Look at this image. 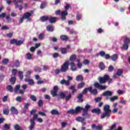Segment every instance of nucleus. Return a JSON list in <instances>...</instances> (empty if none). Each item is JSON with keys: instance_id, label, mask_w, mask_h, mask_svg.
<instances>
[{"instance_id": "9b49d317", "label": "nucleus", "mask_w": 130, "mask_h": 130, "mask_svg": "<svg viewBox=\"0 0 130 130\" xmlns=\"http://www.w3.org/2000/svg\"><path fill=\"white\" fill-rule=\"evenodd\" d=\"M31 15L32 14L30 12H26L23 14V17L24 19H27L28 20V21H31V18H30V17H31Z\"/></svg>"}, {"instance_id": "2eb2a0df", "label": "nucleus", "mask_w": 130, "mask_h": 130, "mask_svg": "<svg viewBox=\"0 0 130 130\" xmlns=\"http://www.w3.org/2000/svg\"><path fill=\"white\" fill-rule=\"evenodd\" d=\"M37 119L39 122L41 123L43 122V120L41 118H38V115L37 114H35L33 116V120H36Z\"/></svg>"}, {"instance_id": "c03bdc74", "label": "nucleus", "mask_w": 130, "mask_h": 130, "mask_svg": "<svg viewBox=\"0 0 130 130\" xmlns=\"http://www.w3.org/2000/svg\"><path fill=\"white\" fill-rule=\"evenodd\" d=\"M77 121H78L79 122H82L83 121H85V118H83L82 117H77L76 118Z\"/></svg>"}, {"instance_id": "cd10ccee", "label": "nucleus", "mask_w": 130, "mask_h": 130, "mask_svg": "<svg viewBox=\"0 0 130 130\" xmlns=\"http://www.w3.org/2000/svg\"><path fill=\"white\" fill-rule=\"evenodd\" d=\"M60 38L62 41H68L69 40V37L64 35H61Z\"/></svg>"}, {"instance_id": "58836bf2", "label": "nucleus", "mask_w": 130, "mask_h": 130, "mask_svg": "<svg viewBox=\"0 0 130 130\" xmlns=\"http://www.w3.org/2000/svg\"><path fill=\"white\" fill-rule=\"evenodd\" d=\"M70 90H72V94H74L77 92V89L75 88V85H71L69 87Z\"/></svg>"}, {"instance_id": "6e6552de", "label": "nucleus", "mask_w": 130, "mask_h": 130, "mask_svg": "<svg viewBox=\"0 0 130 130\" xmlns=\"http://www.w3.org/2000/svg\"><path fill=\"white\" fill-rule=\"evenodd\" d=\"M110 114H111V112H104L101 114V118L102 119H104V118H105V117H107V118L110 117Z\"/></svg>"}, {"instance_id": "f8f14e48", "label": "nucleus", "mask_w": 130, "mask_h": 130, "mask_svg": "<svg viewBox=\"0 0 130 130\" xmlns=\"http://www.w3.org/2000/svg\"><path fill=\"white\" fill-rule=\"evenodd\" d=\"M91 127L93 129H95V130H102L103 126L101 124L96 126L95 124H93L91 125Z\"/></svg>"}, {"instance_id": "13d9d810", "label": "nucleus", "mask_w": 130, "mask_h": 130, "mask_svg": "<svg viewBox=\"0 0 130 130\" xmlns=\"http://www.w3.org/2000/svg\"><path fill=\"white\" fill-rule=\"evenodd\" d=\"M82 19V14H77L76 15V20L77 21H80Z\"/></svg>"}, {"instance_id": "a878e982", "label": "nucleus", "mask_w": 130, "mask_h": 130, "mask_svg": "<svg viewBox=\"0 0 130 130\" xmlns=\"http://www.w3.org/2000/svg\"><path fill=\"white\" fill-rule=\"evenodd\" d=\"M106 99L107 100H108V99H110V101H111L112 102H113V101H115V100H117V99H118V96H114L111 97V98L107 96L106 98Z\"/></svg>"}, {"instance_id": "3c124183", "label": "nucleus", "mask_w": 130, "mask_h": 130, "mask_svg": "<svg viewBox=\"0 0 130 130\" xmlns=\"http://www.w3.org/2000/svg\"><path fill=\"white\" fill-rule=\"evenodd\" d=\"M47 3L45 2H43L40 5V9L43 10L46 7Z\"/></svg>"}, {"instance_id": "393cba45", "label": "nucleus", "mask_w": 130, "mask_h": 130, "mask_svg": "<svg viewBox=\"0 0 130 130\" xmlns=\"http://www.w3.org/2000/svg\"><path fill=\"white\" fill-rule=\"evenodd\" d=\"M112 95V92L109 90H107L103 93V96L106 97V96H111Z\"/></svg>"}, {"instance_id": "603ef678", "label": "nucleus", "mask_w": 130, "mask_h": 130, "mask_svg": "<svg viewBox=\"0 0 130 130\" xmlns=\"http://www.w3.org/2000/svg\"><path fill=\"white\" fill-rule=\"evenodd\" d=\"M89 89H90V87L88 88H85V89H83V90L82 91L81 93L83 95H85V94H87V92H88V91H89Z\"/></svg>"}, {"instance_id": "aec40b11", "label": "nucleus", "mask_w": 130, "mask_h": 130, "mask_svg": "<svg viewBox=\"0 0 130 130\" xmlns=\"http://www.w3.org/2000/svg\"><path fill=\"white\" fill-rule=\"evenodd\" d=\"M103 110L104 112H111V110L110 109V106L109 105H106L104 106Z\"/></svg>"}, {"instance_id": "f3484780", "label": "nucleus", "mask_w": 130, "mask_h": 130, "mask_svg": "<svg viewBox=\"0 0 130 130\" xmlns=\"http://www.w3.org/2000/svg\"><path fill=\"white\" fill-rule=\"evenodd\" d=\"M30 125L29 126V129L33 130V128L35 127V121L33 119L30 120Z\"/></svg>"}, {"instance_id": "c85d7f7f", "label": "nucleus", "mask_w": 130, "mask_h": 130, "mask_svg": "<svg viewBox=\"0 0 130 130\" xmlns=\"http://www.w3.org/2000/svg\"><path fill=\"white\" fill-rule=\"evenodd\" d=\"M51 114L52 115H59V112L56 109H53L50 112Z\"/></svg>"}, {"instance_id": "79ce46f5", "label": "nucleus", "mask_w": 130, "mask_h": 130, "mask_svg": "<svg viewBox=\"0 0 130 130\" xmlns=\"http://www.w3.org/2000/svg\"><path fill=\"white\" fill-rule=\"evenodd\" d=\"M3 112L4 115H9L10 114V110L9 109H4Z\"/></svg>"}, {"instance_id": "49530a36", "label": "nucleus", "mask_w": 130, "mask_h": 130, "mask_svg": "<svg viewBox=\"0 0 130 130\" xmlns=\"http://www.w3.org/2000/svg\"><path fill=\"white\" fill-rule=\"evenodd\" d=\"M14 128L15 130H23L22 127L20 126L19 124H16L14 126Z\"/></svg>"}, {"instance_id": "b1692460", "label": "nucleus", "mask_w": 130, "mask_h": 130, "mask_svg": "<svg viewBox=\"0 0 130 130\" xmlns=\"http://www.w3.org/2000/svg\"><path fill=\"white\" fill-rule=\"evenodd\" d=\"M60 83L61 85H66V86H70V81L66 80L64 79L61 80L60 81Z\"/></svg>"}, {"instance_id": "a18cd8bd", "label": "nucleus", "mask_w": 130, "mask_h": 130, "mask_svg": "<svg viewBox=\"0 0 130 130\" xmlns=\"http://www.w3.org/2000/svg\"><path fill=\"white\" fill-rule=\"evenodd\" d=\"M9 61H10V60H9V59L4 58L2 60V64H4V65L8 64V63H9Z\"/></svg>"}, {"instance_id": "8fccbe9b", "label": "nucleus", "mask_w": 130, "mask_h": 130, "mask_svg": "<svg viewBox=\"0 0 130 130\" xmlns=\"http://www.w3.org/2000/svg\"><path fill=\"white\" fill-rule=\"evenodd\" d=\"M35 72H36V73H41V68L38 66L35 67Z\"/></svg>"}, {"instance_id": "7c9ffc66", "label": "nucleus", "mask_w": 130, "mask_h": 130, "mask_svg": "<svg viewBox=\"0 0 130 130\" xmlns=\"http://www.w3.org/2000/svg\"><path fill=\"white\" fill-rule=\"evenodd\" d=\"M111 59L113 60V61H115L118 58V55L117 54H114L111 56Z\"/></svg>"}, {"instance_id": "09e8293b", "label": "nucleus", "mask_w": 130, "mask_h": 130, "mask_svg": "<svg viewBox=\"0 0 130 130\" xmlns=\"http://www.w3.org/2000/svg\"><path fill=\"white\" fill-rule=\"evenodd\" d=\"M58 96L61 98V99H64V98H66V94L63 92H60Z\"/></svg>"}, {"instance_id": "052dcab7", "label": "nucleus", "mask_w": 130, "mask_h": 130, "mask_svg": "<svg viewBox=\"0 0 130 130\" xmlns=\"http://www.w3.org/2000/svg\"><path fill=\"white\" fill-rule=\"evenodd\" d=\"M101 100H102V97H98V98H95L94 99V101L96 102V103H97L98 102H100V101H101Z\"/></svg>"}, {"instance_id": "864d4df0", "label": "nucleus", "mask_w": 130, "mask_h": 130, "mask_svg": "<svg viewBox=\"0 0 130 130\" xmlns=\"http://www.w3.org/2000/svg\"><path fill=\"white\" fill-rule=\"evenodd\" d=\"M38 105L39 107H42V106H43V101L39 100L38 103Z\"/></svg>"}, {"instance_id": "423d86ee", "label": "nucleus", "mask_w": 130, "mask_h": 130, "mask_svg": "<svg viewBox=\"0 0 130 130\" xmlns=\"http://www.w3.org/2000/svg\"><path fill=\"white\" fill-rule=\"evenodd\" d=\"M93 85L95 88H96V89H99V90H105L107 88V86H103L100 84V83L99 82H95Z\"/></svg>"}, {"instance_id": "e433bc0d", "label": "nucleus", "mask_w": 130, "mask_h": 130, "mask_svg": "<svg viewBox=\"0 0 130 130\" xmlns=\"http://www.w3.org/2000/svg\"><path fill=\"white\" fill-rule=\"evenodd\" d=\"M99 68L101 71H103V70H105V64H104V63L103 62H101L99 64Z\"/></svg>"}, {"instance_id": "0eeeda50", "label": "nucleus", "mask_w": 130, "mask_h": 130, "mask_svg": "<svg viewBox=\"0 0 130 130\" xmlns=\"http://www.w3.org/2000/svg\"><path fill=\"white\" fill-rule=\"evenodd\" d=\"M57 91H58V86H54L53 90L51 91V94L53 97L57 96Z\"/></svg>"}, {"instance_id": "4468645a", "label": "nucleus", "mask_w": 130, "mask_h": 130, "mask_svg": "<svg viewBox=\"0 0 130 130\" xmlns=\"http://www.w3.org/2000/svg\"><path fill=\"white\" fill-rule=\"evenodd\" d=\"M10 111L12 113V114H16V115H18L19 114V111L18 109H16L15 107H11L10 109Z\"/></svg>"}, {"instance_id": "72a5a7b5", "label": "nucleus", "mask_w": 130, "mask_h": 130, "mask_svg": "<svg viewBox=\"0 0 130 130\" xmlns=\"http://www.w3.org/2000/svg\"><path fill=\"white\" fill-rule=\"evenodd\" d=\"M83 109H84V108L83 107H81L80 106L76 107L75 110V113L76 114L79 113V112H80V111H81V110H83Z\"/></svg>"}, {"instance_id": "4be33fe9", "label": "nucleus", "mask_w": 130, "mask_h": 130, "mask_svg": "<svg viewBox=\"0 0 130 130\" xmlns=\"http://www.w3.org/2000/svg\"><path fill=\"white\" fill-rule=\"evenodd\" d=\"M71 70L72 72H75V71H77V67L75 64V61H71Z\"/></svg>"}, {"instance_id": "5fc2aeb1", "label": "nucleus", "mask_w": 130, "mask_h": 130, "mask_svg": "<svg viewBox=\"0 0 130 130\" xmlns=\"http://www.w3.org/2000/svg\"><path fill=\"white\" fill-rule=\"evenodd\" d=\"M30 98L31 100H32V101H34V102H36V101H37V98L34 95H31Z\"/></svg>"}, {"instance_id": "4c0bfd02", "label": "nucleus", "mask_w": 130, "mask_h": 130, "mask_svg": "<svg viewBox=\"0 0 130 130\" xmlns=\"http://www.w3.org/2000/svg\"><path fill=\"white\" fill-rule=\"evenodd\" d=\"M60 50L62 54H66L68 53V49L66 48H60Z\"/></svg>"}, {"instance_id": "f257e3e1", "label": "nucleus", "mask_w": 130, "mask_h": 130, "mask_svg": "<svg viewBox=\"0 0 130 130\" xmlns=\"http://www.w3.org/2000/svg\"><path fill=\"white\" fill-rule=\"evenodd\" d=\"M98 80L100 84H105L107 81H108V84H111L112 82V79L110 78V77L108 75H105L103 77H100Z\"/></svg>"}, {"instance_id": "69168bd1", "label": "nucleus", "mask_w": 130, "mask_h": 130, "mask_svg": "<svg viewBox=\"0 0 130 130\" xmlns=\"http://www.w3.org/2000/svg\"><path fill=\"white\" fill-rule=\"evenodd\" d=\"M26 56H27V58L28 60H30L32 58V54H31V53H27L26 54Z\"/></svg>"}, {"instance_id": "c9c22d12", "label": "nucleus", "mask_w": 130, "mask_h": 130, "mask_svg": "<svg viewBox=\"0 0 130 130\" xmlns=\"http://www.w3.org/2000/svg\"><path fill=\"white\" fill-rule=\"evenodd\" d=\"M76 81H77L78 82L80 81L81 82H83V81H84V77L82 75H78L76 77Z\"/></svg>"}, {"instance_id": "1a4fd4ad", "label": "nucleus", "mask_w": 130, "mask_h": 130, "mask_svg": "<svg viewBox=\"0 0 130 130\" xmlns=\"http://www.w3.org/2000/svg\"><path fill=\"white\" fill-rule=\"evenodd\" d=\"M69 15V13H68V11H64L61 13V20L62 21H66L67 20L66 16H68Z\"/></svg>"}, {"instance_id": "ddd939ff", "label": "nucleus", "mask_w": 130, "mask_h": 130, "mask_svg": "<svg viewBox=\"0 0 130 130\" xmlns=\"http://www.w3.org/2000/svg\"><path fill=\"white\" fill-rule=\"evenodd\" d=\"M91 112L92 113H95L97 115H99L101 113V110L99 108H93L91 110Z\"/></svg>"}, {"instance_id": "338daca9", "label": "nucleus", "mask_w": 130, "mask_h": 130, "mask_svg": "<svg viewBox=\"0 0 130 130\" xmlns=\"http://www.w3.org/2000/svg\"><path fill=\"white\" fill-rule=\"evenodd\" d=\"M6 18L8 22H12V18L10 17V15L6 16Z\"/></svg>"}, {"instance_id": "20e7f679", "label": "nucleus", "mask_w": 130, "mask_h": 130, "mask_svg": "<svg viewBox=\"0 0 130 130\" xmlns=\"http://www.w3.org/2000/svg\"><path fill=\"white\" fill-rule=\"evenodd\" d=\"M130 42V39L128 37H126L125 40L124 41V44L122 45V48L125 50L128 49V44Z\"/></svg>"}, {"instance_id": "37998d69", "label": "nucleus", "mask_w": 130, "mask_h": 130, "mask_svg": "<svg viewBox=\"0 0 130 130\" xmlns=\"http://www.w3.org/2000/svg\"><path fill=\"white\" fill-rule=\"evenodd\" d=\"M76 58H77V55L76 54H72L70 56V60L71 61H74Z\"/></svg>"}, {"instance_id": "dca6fc26", "label": "nucleus", "mask_w": 130, "mask_h": 130, "mask_svg": "<svg viewBox=\"0 0 130 130\" xmlns=\"http://www.w3.org/2000/svg\"><path fill=\"white\" fill-rule=\"evenodd\" d=\"M82 115L83 117H84V119H90L91 118V115L88 113V112L83 111Z\"/></svg>"}, {"instance_id": "c756f323", "label": "nucleus", "mask_w": 130, "mask_h": 130, "mask_svg": "<svg viewBox=\"0 0 130 130\" xmlns=\"http://www.w3.org/2000/svg\"><path fill=\"white\" fill-rule=\"evenodd\" d=\"M46 29L47 31H49V32H53V30H54V26L49 25L46 27Z\"/></svg>"}, {"instance_id": "f03ea898", "label": "nucleus", "mask_w": 130, "mask_h": 130, "mask_svg": "<svg viewBox=\"0 0 130 130\" xmlns=\"http://www.w3.org/2000/svg\"><path fill=\"white\" fill-rule=\"evenodd\" d=\"M70 64L69 63V61H65L63 64L61 66L60 68V72L62 73H66L69 71V66Z\"/></svg>"}, {"instance_id": "e2e57ef3", "label": "nucleus", "mask_w": 130, "mask_h": 130, "mask_svg": "<svg viewBox=\"0 0 130 130\" xmlns=\"http://www.w3.org/2000/svg\"><path fill=\"white\" fill-rule=\"evenodd\" d=\"M66 101H69L71 98H72V93H69V94L65 96Z\"/></svg>"}, {"instance_id": "a211bd4d", "label": "nucleus", "mask_w": 130, "mask_h": 130, "mask_svg": "<svg viewBox=\"0 0 130 130\" xmlns=\"http://www.w3.org/2000/svg\"><path fill=\"white\" fill-rule=\"evenodd\" d=\"M84 97V94H82L81 93L79 94L77 96V98L79 102L82 103L84 101V99H83Z\"/></svg>"}, {"instance_id": "6ab92c4d", "label": "nucleus", "mask_w": 130, "mask_h": 130, "mask_svg": "<svg viewBox=\"0 0 130 130\" xmlns=\"http://www.w3.org/2000/svg\"><path fill=\"white\" fill-rule=\"evenodd\" d=\"M57 20V17L50 16L49 17V22L51 23V24H53V23H55L56 20Z\"/></svg>"}, {"instance_id": "2f4dec72", "label": "nucleus", "mask_w": 130, "mask_h": 130, "mask_svg": "<svg viewBox=\"0 0 130 130\" xmlns=\"http://www.w3.org/2000/svg\"><path fill=\"white\" fill-rule=\"evenodd\" d=\"M85 85H86V83L84 81H81V83L78 84L77 86L78 89H82V88H84L85 87Z\"/></svg>"}, {"instance_id": "6e6d98bb", "label": "nucleus", "mask_w": 130, "mask_h": 130, "mask_svg": "<svg viewBox=\"0 0 130 130\" xmlns=\"http://www.w3.org/2000/svg\"><path fill=\"white\" fill-rule=\"evenodd\" d=\"M17 72H18V71L16 69H14L12 70V75L13 77H16Z\"/></svg>"}, {"instance_id": "ea45409f", "label": "nucleus", "mask_w": 130, "mask_h": 130, "mask_svg": "<svg viewBox=\"0 0 130 130\" xmlns=\"http://www.w3.org/2000/svg\"><path fill=\"white\" fill-rule=\"evenodd\" d=\"M90 107H91V106H90L89 104H86L84 107V109L83 108L82 110L83 111L88 112L89 108H90Z\"/></svg>"}, {"instance_id": "bf43d9fd", "label": "nucleus", "mask_w": 130, "mask_h": 130, "mask_svg": "<svg viewBox=\"0 0 130 130\" xmlns=\"http://www.w3.org/2000/svg\"><path fill=\"white\" fill-rule=\"evenodd\" d=\"M14 66L16 68H19V67H20V61H19L18 60H16Z\"/></svg>"}, {"instance_id": "a19ab883", "label": "nucleus", "mask_w": 130, "mask_h": 130, "mask_svg": "<svg viewBox=\"0 0 130 130\" xmlns=\"http://www.w3.org/2000/svg\"><path fill=\"white\" fill-rule=\"evenodd\" d=\"M18 77H19L20 81H22L23 80V79L24 78V75H23L22 71H19L18 72Z\"/></svg>"}, {"instance_id": "680f3d73", "label": "nucleus", "mask_w": 130, "mask_h": 130, "mask_svg": "<svg viewBox=\"0 0 130 130\" xmlns=\"http://www.w3.org/2000/svg\"><path fill=\"white\" fill-rule=\"evenodd\" d=\"M113 71H114V68L113 67V66H110L108 67V71H109L110 73H111V72H113Z\"/></svg>"}, {"instance_id": "5701e85b", "label": "nucleus", "mask_w": 130, "mask_h": 130, "mask_svg": "<svg viewBox=\"0 0 130 130\" xmlns=\"http://www.w3.org/2000/svg\"><path fill=\"white\" fill-rule=\"evenodd\" d=\"M49 17L48 16H43L40 17L41 22H46V21H49Z\"/></svg>"}, {"instance_id": "7ed1b4c3", "label": "nucleus", "mask_w": 130, "mask_h": 130, "mask_svg": "<svg viewBox=\"0 0 130 130\" xmlns=\"http://www.w3.org/2000/svg\"><path fill=\"white\" fill-rule=\"evenodd\" d=\"M23 0H13L12 3L14 4L15 9L19 8V10L22 11L23 10V6L21 5L19 6V4H23Z\"/></svg>"}, {"instance_id": "9d476101", "label": "nucleus", "mask_w": 130, "mask_h": 130, "mask_svg": "<svg viewBox=\"0 0 130 130\" xmlns=\"http://www.w3.org/2000/svg\"><path fill=\"white\" fill-rule=\"evenodd\" d=\"M88 90L89 92H90L91 94H92V95H97L98 94V90H97V89L95 88L93 89L92 86H90Z\"/></svg>"}, {"instance_id": "de8ad7c7", "label": "nucleus", "mask_w": 130, "mask_h": 130, "mask_svg": "<svg viewBox=\"0 0 130 130\" xmlns=\"http://www.w3.org/2000/svg\"><path fill=\"white\" fill-rule=\"evenodd\" d=\"M67 113H68L69 114L74 115V114H76V111L75 110L72 109L68 111Z\"/></svg>"}, {"instance_id": "39448f33", "label": "nucleus", "mask_w": 130, "mask_h": 130, "mask_svg": "<svg viewBox=\"0 0 130 130\" xmlns=\"http://www.w3.org/2000/svg\"><path fill=\"white\" fill-rule=\"evenodd\" d=\"M10 44H15L17 46H20L23 44V41L22 40H17L15 39L10 40Z\"/></svg>"}, {"instance_id": "4d7b16f0", "label": "nucleus", "mask_w": 130, "mask_h": 130, "mask_svg": "<svg viewBox=\"0 0 130 130\" xmlns=\"http://www.w3.org/2000/svg\"><path fill=\"white\" fill-rule=\"evenodd\" d=\"M123 73V71H122V69H119L117 71L116 74L117 76H121V74H122Z\"/></svg>"}, {"instance_id": "bb28decb", "label": "nucleus", "mask_w": 130, "mask_h": 130, "mask_svg": "<svg viewBox=\"0 0 130 130\" xmlns=\"http://www.w3.org/2000/svg\"><path fill=\"white\" fill-rule=\"evenodd\" d=\"M6 90L7 91H8V92H10L11 93H13V92H14V88L11 85L7 86Z\"/></svg>"}, {"instance_id": "774afa93", "label": "nucleus", "mask_w": 130, "mask_h": 130, "mask_svg": "<svg viewBox=\"0 0 130 130\" xmlns=\"http://www.w3.org/2000/svg\"><path fill=\"white\" fill-rule=\"evenodd\" d=\"M59 55L57 52L54 53L52 55L53 58H57Z\"/></svg>"}, {"instance_id": "0e129e2a", "label": "nucleus", "mask_w": 130, "mask_h": 130, "mask_svg": "<svg viewBox=\"0 0 130 130\" xmlns=\"http://www.w3.org/2000/svg\"><path fill=\"white\" fill-rule=\"evenodd\" d=\"M43 38H44V34H40L39 35V40H43Z\"/></svg>"}, {"instance_id": "473e14b6", "label": "nucleus", "mask_w": 130, "mask_h": 130, "mask_svg": "<svg viewBox=\"0 0 130 130\" xmlns=\"http://www.w3.org/2000/svg\"><path fill=\"white\" fill-rule=\"evenodd\" d=\"M4 130H10L11 129V124H7L6 123L3 126Z\"/></svg>"}, {"instance_id": "f704fd0d", "label": "nucleus", "mask_w": 130, "mask_h": 130, "mask_svg": "<svg viewBox=\"0 0 130 130\" xmlns=\"http://www.w3.org/2000/svg\"><path fill=\"white\" fill-rule=\"evenodd\" d=\"M25 82H28L29 85H34V81L29 78H25Z\"/></svg>"}, {"instance_id": "412c9836", "label": "nucleus", "mask_w": 130, "mask_h": 130, "mask_svg": "<svg viewBox=\"0 0 130 130\" xmlns=\"http://www.w3.org/2000/svg\"><path fill=\"white\" fill-rule=\"evenodd\" d=\"M16 81H17V78H16V76L11 77L9 79V81L11 83V85H15Z\"/></svg>"}]
</instances>
